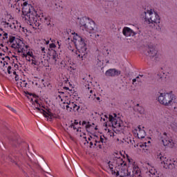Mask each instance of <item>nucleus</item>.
I'll return each instance as SVG.
<instances>
[{"label":"nucleus","mask_w":177,"mask_h":177,"mask_svg":"<svg viewBox=\"0 0 177 177\" xmlns=\"http://www.w3.org/2000/svg\"><path fill=\"white\" fill-rule=\"evenodd\" d=\"M64 109H66L67 111L71 112V111H78L80 110V104L78 102H74L69 101L68 102H64Z\"/></svg>","instance_id":"nucleus-13"},{"label":"nucleus","mask_w":177,"mask_h":177,"mask_svg":"<svg viewBox=\"0 0 177 177\" xmlns=\"http://www.w3.org/2000/svg\"><path fill=\"white\" fill-rule=\"evenodd\" d=\"M145 13V20L149 24H153L154 26H159L160 16L153 10H149Z\"/></svg>","instance_id":"nucleus-9"},{"label":"nucleus","mask_w":177,"mask_h":177,"mask_svg":"<svg viewBox=\"0 0 177 177\" xmlns=\"http://www.w3.org/2000/svg\"><path fill=\"white\" fill-rule=\"evenodd\" d=\"M14 67H15V68H17L19 67V65H17V64H14Z\"/></svg>","instance_id":"nucleus-44"},{"label":"nucleus","mask_w":177,"mask_h":177,"mask_svg":"<svg viewBox=\"0 0 177 177\" xmlns=\"http://www.w3.org/2000/svg\"><path fill=\"white\" fill-rule=\"evenodd\" d=\"M12 47L17 48L19 53H22V56H30V57L32 58V64L39 66L40 67L45 66V57L39 58L37 61L35 58H34L32 52L28 50V46H26L23 41H19L17 44H14Z\"/></svg>","instance_id":"nucleus-3"},{"label":"nucleus","mask_w":177,"mask_h":177,"mask_svg":"<svg viewBox=\"0 0 177 177\" xmlns=\"http://www.w3.org/2000/svg\"><path fill=\"white\" fill-rule=\"evenodd\" d=\"M104 142V138H103L102 136H100V138L95 137V139H94V145L96 146L97 149H102Z\"/></svg>","instance_id":"nucleus-20"},{"label":"nucleus","mask_w":177,"mask_h":177,"mask_svg":"<svg viewBox=\"0 0 177 177\" xmlns=\"http://www.w3.org/2000/svg\"><path fill=\"white\" fill-rule=\"evenodd\" d=\"M73 41L76 46L77 50L75 55L79 60H84V57L86 55V44H85V39L78 35L77 33H74Z\"/></svg>","instance_id":"nucleus-4"},{"label":"nucleus","mask_w":177,"mask_h":177,"mask_svg":"<svg viewBox=\"0 0 177 177\" xmlns=\"http://www.w3.org/2000/svg\"><path fill=\"white\" fill-rule=\"evenodd\" d=\"M138 82H142V80H139V76H137L136 78L133 79V85H138Z\"/></svg>","instance_id":"nucleus-33"},{"label":"nucleus","mask_w":177,"mask_h":177,"mask_svg":"<svg viewBox=\"0 0 177 177\" xmlns=\"http://www.w3.org/2000/svg\"><path fill=\"white\" fill-rule=\"evenodd\" d=\"M95 99H96V100H100V97H95Z\"/></svg>","instance_id":"nucleus-48"},{"label":"nucleus","mask_w":177,"mask_h":177,"mask_svg":"<svg viewBox=\"0 0 177 177\" xmlns=\"http://www.w3.org/2000/svg\"><path fill=\"white\" fill-rule=\"evenodd\" d=\"M39 48L41 49L42 53H45V46H44V44H41V43H39Z\"/></svg>","instance_id":"nucleus-35"},{"label":"nucleus","mask_w":177,"mask_h":177,"mask_svg":"<svg viewBox=\"0 0 177 177\" xmlns=\"http://www.w3.org/2000/svg\"><path fill=\"white\" fill-rule=\"evenodd\" d=\"M21 6H22V13L28 24L32 26L33 28L39 27L41 23L39 22V19H38V14H37V11L34 7L28 4L27 1H25L23 4L21 3Z\"/></svg>","instance_id":"nucleus-2"},{"label":"nucleus","mask_w":177,"mask_h":177,"mask_svg":"<svg viewBox=\"0 0 177 177\" xmlns=\"http://www.w3.org/2000/svg\"><path fill=\"white\" fill-rule=\"evenodd\" d=\"M109 120L112 124L113 128H120V127H121L120 121L117 120V119L113 117V115H109Z\"/></svg>","instance_id":"nucleus-21"},{"label":"nucleus","mask_w":177,"mask_h":177,"mask_svg":"<svg viewBox=\"0 0 177 177\" xmlns=\"http://www.w3.org/2000/svg\"><path fill=\"white\" fill-rule=\"evenodd\" d=\"M89 99H91V95H90V97H89Z\"/></svg>","instance_id":"nucleus-62"},{"label":"nucleus","mask_w":177,"mask_h":177,"mask_svg":"<svg viewBox=\"0 0 177 177\" xmlns=\"http://www.w3.org/2000/svg\"><path fill=\"white\" fill-rule=\"evenodd\" d=\"M149 173L151 177H160L158 176V171L156 169V167H151L149 169Z\"/></svg>","instance_id":"nucleus-25"},{"label":"nucleus","mask_w":177,"mask_h":177,"mask_svg":"<svg viewBox=\"0 0 177 177\" xmlns=\"http://www.w3.org/2000/svg\"><path fill=\"white\" fill-rule=\"evenodd\" d=\"M146 55L149 56L151 59H153L155 62H158L160 59H161V55L158 53L154 47L149 46L147 50Z\"/></svg>","instance_id":"nucleus-12"},{"label":"nucleus","mask_w":177,"mask_h":177,"mask_svg":"<svg viewBox=\"0 0 177 177\" xmlns=\"http://www.w3.org/2000/svg\"><path fill=\"white\" fill-rule=\"evenodd\" d=\"M52 70V67L50 66H46V74H48V75H50V71Z\"/></svg>","instance_id":"nucleus-34"},{"label":"nucleus","mask_w":177,"mask_h":177,"mask_svg":"<svg viewBox=\"0 0 177 177\" xmlns=\"http://www.w3.org/2000/svg\"><path fill=\"white\" fill-rule=\"evenodd\" d=\"M122 32L125 37H133L135 35V32L128 27H124L122 30Z\"/></svg>","instance_id":"nucleus-22"},{"label":"nucleus","mask_w":177,"mask_h":177,"mask_svg":"<svg viewBox=\"0 0 177 177\" xmlns=\"http://www.w3.org/2000/svg\"><path fill=\"white\" fill-rule=\"evenodd\" d=\"M96 97V95L94 94V97Z\"/></svg>","instance_id":"nucleus-61"},{"label":"nucleus","mask_w":177,"mask_h":177,"mask_svg":"<svg viewBox=\"0 0 177 177\" xmlns=\"http://www.w3.org/2000/svg\"><path fill=\"white\" fill-rule=\"evenodd\" d=\"M114 155L115 158L113 161L108 163L109 168L113 172V169L115 168L117 170L116 176L120 174H124L122 177H140V169L139 166L133 162L131 166H129L125 161V158L122 157L121 153H117Z\"/></svg>","instance_id":"nucleus-1"},{"label":"nucleus","mask_w":177,"mask_h":177,"mask_svg":"<svg viewBox=\"0 0 177 177\" xmlns=\"http://www.w3.org/2000/svg\"><path fill=\"white\" fill-rule=\"evenodd\" d=\"M33 97L31 99L32 104L36 106V109L45 117V98L37 96L35 94L33 95ZM37 97H39V99Z\"/></svg>","instance_id":"nucleus-10"},{"label":"nucleus","mask_w":177,"mask_h":177,"mask_svg":"<svg viewBox=\"0 0 177 177\" xmlns=\"http://www.w3.org/2000/svg\"><path fill=\"white\" fill-rule=\"evenodd\" d=\"M85 124H86V122L83 121V122H82V125H85Z\"/></svg>","instance_id":"nucleus-49"},{"label":"nucleus","mask_w":177,"mask_h":177,"mask_svg":"<svg viewBox=\"0 0 177 177\" xmlns=\"http://www.w3.org/2000/svg\"><path fill=\"white\" fill-rule=\"evenodd\" d=\"M18 28H15V31H22V32H28V30L25 27H22L21 24L17 22Z\"/></svg>","instance_id":"nucleus-27"},{"label":"nucleus","mask_w":177,"mask_h":177,"mask_svg":"<svg viewBox=\"0 0 177 177\" xmlns=\"http://www.w3.org/2000/svg\"><path fill=\"white\" fill-rule=\"evenodd\" d=\"M22 57H25L28 62H32V58L28 55H22Z\"/></svg>","instance_id":"nucleus-36"},{"label":"nucleus","mask_w":177,"mask_h":177,"mask_svg":"<svg viewBox=\"0 0 177 177\" xmlns=\"http://www.w3.org/2000/svg\"><path fill=\"white\" fill-rule=\"evenodd\" d=\"M121 71L116 70L115 68H111L106 71L105 75L106 77H115V75H120Z\"/></svg>","instance_id":"nucleus-18"},{"label":"nucleus","mask_w":177,"mask_h":177,"mask_svg":"<svg viewBox=\"0 0 177 177\" xmlns=\"http://www.w3.org/2000/svg\"><path fill=\"white\" fill-rule=\"evenodd\" d=\"M80 30L92 34L95 32V21L88 17H84L80 21Z\"/></svg>","instance_id":"nucleus-6"},{"label":"nucleus","mask_w":177,"mask_h":177,"mask_svg":"<svg viewBox=\"0 0 177 177\" xmlns=\"http://www.w3.org/2000/svg\"><path fill=\"white\" fill-rule=\"evenodd\" d=\"M42 82H44V79L41 80Z\"/></svg>","instance_id":"nucleus-60"},{"label":"nucleus","mask_w":177,"mask_h":177,"mask_svg":"<svg viewBox=\"0 0 177 177\" xmlns=\"http://www.w3.org/2000/svg\"><path fill=\"white\" fill-rule=\"evenodd\" d=\"M57 44H58L59 48H60V43L59 42V41H57Z\"/></svg>","instance_id":"nucleus-51"},{"label":"nucleus","mask_w":177,"mask_h":177,"mask_svg":"<svg viewBox=\"0 0 177 177\" xmlns=\"http://www.w3.org/2000/svg\"><path fill=\"white\" fill-rule=\"evenodd\" d=\"M161 140L163 143V146H168L169 147H174V141L171 138L168 137L167 133H164L161 137Z\"/></svg>","instance_id":"nucleus-15"},{"label":"nucleus","mask_w":177,"mask_h":177,"mask_svg":"<svg viewBox=\"0 0 177 177\" xmlns=\"http://www.w3.org/2000/svg\"><path fill=\"white\" fill-rule=\"evenodd\" d=\"M157 161L160 162L161 165L165 169H174L177 168V159L176 160H172L160 153L157 156Z\"/></svg>","instance_id":"nucleus-8"},{"label":"nucleus","mask_w":177,"mask_h":177,"mask_svg":"<svg viewBox=\"0 0 177 177\" xmlns=\"http://www.w3.org/2000/svg\"><path fill=\"white\" fill-rule=\"evenodd\" d=\"M137 106L139 107V104H137Z\"/></svg>","instance_id":"nucleus-57"},{"label":"nucleus","mask_w":177,"mask_h":177,"mask_svg":"<svg viewBox=\"0 0 177 177\" xmlns=\"http://www.w3.org/2000/svg\"><path fill=\"white\" fill-rule=\"evenodd\" d=\"M73 124H74V125H76V126L78 127V122H75V123H73Z\"/></svg>","instance_id":"nucleus-47"},{"label":"nucleus","mask_w":177,"mask_h":177,"mask_svg":"<svg viewBox=\"0 0 177 177\" xmlns=\"http://www.w3.org/2000/svg\"><path fill=\"white\" fill-rule=\"evenodd\" d=\"M158 75L160 77V78H167L165 73H163L162 75H160V74H158Z\"/></svg>","instance_id":"nucleus-39"},{"label":"nucleus","mask_w":177,"mask_h":177,"mask_svg":"<svg viewBox=\"0 0 177 177\" xmlns=\"http://www.w3.org/2000/svg\"><path fill=\"white\" fill-rule=\"evenodd\" d=\"M12 73H13L14 75H16V74H17V73H16V71H13Z\"/></svg>","instance_id":"nucleus-50"},{"label":"nucleus","mask_w":177,"mask_h":177,"mask_svg":"<svg viewBox=\"0 0 177 177\" xmlns=\"http://www.w3.org/2000/svg\"><path fill=\"white\" fill-rule=\"evenodd\" d=\"M42 42H43V44H44V42H45V40H44Z\"/></svg>","instance_id":"nucleus-59"},{"label":"nucleus","mask_w":177,"mask_h":177,"mask_svg":"<svg viewBox=\"0 0 177 177\" xmlns=\"http://www.w3.org/2000/svg\"><path fill=\"white\" fill-rule=\"evenodd\" d=\"M84 139H86V142L87 143H89V142H91V139H92V137L91 136L88 137V140H86V137H85Z\"/></svg>","instance_id":"nucleus-41"},{"label":"nucleus","mask_w":177,"mask_h":177,"mask_svg":"<svg viewBox=\"0 0 177 177\" xmlns=\"http://www.w3.org/2000/svg\"><path fill=\"white\" fill-rule=\"evenodd\" d=\"M50 44H49V40L46 41V45L47 46V62L50 63V64H56V62H57V59H59V55L56 52V44L55 42V39L51 40Z\"/></svg>","instance_id":"nucleus-5"},{"label":"nucleus","mask_w":177,"mask_h":177,"mask_svg":"<svg viewBox=\"0 0 177 177\" xmlns=\"http://www.w3.org/2000/svg\"><path fill=\"white\" fill-rule=\"evenodd\" d=\"M176 99V97H175V95H174L172 92L162 93L158 97V102L163 106H174Z\"/></svg>","instance_id":"nucleus-7"},{"label":"nucleus","mask_w":177,"mask_h":177,"mask_svg":"<svg viewBox=\"0 0 177 177\" xmlns=\"http://www.w3.org/2000/svg\"><path fill=\"white\" fill-rule=\"evenodd\" d=\"M45 21L48 27H53V26H55V24H53V19L50 18V17H46Z\"/></svg>","instance_id":"nucleus-26"},{"label":"nucleus","mask_w":177,"mask_h":177,"mask_svg":"<svg viewBox=\"0 0 177 177\" xmlns=\"http://www.w3.org/2000/svg\"><path fill=\"white\" fill-rule=\"evenodd\" d=\"M0 56L2 60L3 61V66L8 65V62L10 60V58L9 57V56H6L5 57H3V56H5V54H2L1 53H0Z\"/></svg>","instance_id":"nucleus-28"},{"label":"nucleus","mask_w":177,"mask_h":177,"mask_svg":"<svg viewBox=\"0 0 177 177\" xmlns=\"http://www.w3.org/2000/svg\"><path fill=\"white\" fill-rule=\"evenodd\" d=\"M114 116H115V117H117V115H116V114H114Z\"/></svg>","instance_id":"nucleus-58"},{"label":"nucleus","mask_w":177,"mask_h":177,"mask_svg":"<svg viewBox=\"0 0 177 177\" xmlns=\"http://www.w3.org/2000/svg\"><path fill=\"white\" fill-rule=\"evenodd\" d=\"M20 42H22L21 40L18 39L17 41H16V37L13 36L10 37L8 41V44H10L11 48H12L13 49H17V47H13V46L17 45Z\"/></svg>","instance_id":"nucleus-19"},{"label":"nucleus","mask_w":177,"mask_h":177,"mask_svg":"<svg viewBox=\"0 0 177 177\" xmlns=\"http://www.w3.org/2000/svg\"><path fill=\"white\" fill-rule=\"evenodd\" d=\"M165 125L169 128V129H172L174 132H177V123L175 122V119H174V118H167V120L165 122Z\"/></svg>","instance_id":"nucleus-14"},{"label":"nucleus","mask_w":177,"mask_h":177,"mask_svg":"<svg viewBox=\"0 0 177 177\" xmlns=\"http://www.w3.org/2000/svg\"><path fill=\"white\" fill-rule=\"evenodd\" d=\"M64 89H65V91H68V87H64Z\"/></svg>","instance_id":"nucleus-46"},{"label":"nucleus","mask_w":177,"mask_h":177,"mask_svg":"<svg viewBox=\"0 0 177 177\" xmlns=\"http://www.w3.org/2000/svg\"><path fill=\"white\" fill-rule=\"evenodd\" d=\"M10 110H11V111H13L14 113L16 111V110H15V109L10 107Z\"/></svg>","instance_id":"nucleus-43"},{"label":"nucleus","mask_w":177,"mask_h":177,"mask_svg":"<svg viewBox=\"0 0 177 177\" xmlns=\"http://www.w3.org/2000/svg\"><path fill=\"white\" fill-rule=\"evenodd\" d=\"M140 110L139 111V113L140 114H143V113H145V109L143 108L140 107Z\"/></svg>","instance_id":"nucleus-40"},{"label":"nucleus","mask_w":177,"mask_h":177,"mask_svg":"<svg viewBox=\"0 0 177 177\" xmlns=\"http://www.w3.org/2000/svg\"><path fill=\"white\" fill-rule=\"evenodd\" d=\"M151 145V142L150 141H147V142H140L138 144V147H140L143 150H149V148Z\"/></svg>","instance_id":"nucleus-24"},{"label":"nucleus","mask_w":177,"mask_h":177,"mask_svg":"<svg viewBox=\"0 0 177 177\" xmlns=\"http://www.w3.org/2000/svg\"><path fill=\"white\" fill-rule=\"evenodd\" d=\"M133 133L135 136H137L138 139H144L146 136V131L140 128V126L136 127L133 130Z\"/></svg>","instance_id":"nucleus-16"},{"label":"nucleus","mask_w":177,"mask_h":177,"mask_svg":"<svg viewBox=\"0 0 177 177\" xmlns=\"http://www.w3.org/2000/svg\"><path fill=\"white\" fill-rule=\"evenodd\" d=\"M55 6H57V3H55Z\"/></svg>","instance_id":"nucleus-54"},{"label":"nucleus","mask_w":177,"mask_h":177,"mask_svg":"<svg viewBox=\"0 0 177 177\" xmlns=\"http://www.w3.org/2000/svg\"><path fill=\"white\" fill-rule=\"evenodd\" d=\"M86 127L89 128V124H86Z\"/></svg>","instance_id":"nucleus-53"},{"label":"nucleus","mask_w":177,"mask_h":177,"mask_svg":"<svg viewBox=\"0 0 177 177\" xmlns=\"http://www.w3.org/2000/svg\"><path fill=\"white\" fill-rule=\"evenodd\" d=\"M9 48H8V46H4L3 44H0V50H3V52H8Z\"/></svg>","instance_id":"nucleus-32"},{"label":"nucleus","mask_w":177,"mask_h":177,"mask_svg":"<svg viewBox=\"0 0 177 177\" xmlns=\"http://www.w3.org/2000/svg\"><path fill=\"white\" fill-rule=\"evenodd\" d=\"M59 95L57 96V99H61V101L63 102V100L64 97H67V95H66V93L64 92H59Z\"/></svg>","instance_id":"nucleus-30"},{"label":"nucleus","mask_w":177,"mask_h":177,"mask_svg":"<svg viewBox=\"0 0 177 177\" xmlns=\"http://www.w3.org/2000/svg\"><path fill=\"white\" fill-rule=\"evenodd\" d=\"M12 66H9L7 68V73L8 74H12Z\"/></svg>","instance_id":"nucleus-38"},{"label":"nucleus","mask_w":177,"mask_h":177,"mask_svg":"<svg viewBox=\"0 0 177 177\" xmlns=\"http://www.w3.org/2000/svg\"><path fill=\"white\" fill-rule=\"evenodd\" d=\"M17 22V21H13L12 19H5L4 21H1V26H3V27L7 30H14L16 31V28H19Z\"/></svg>","instance_id":"nucleus-11"},{"label":"nucleus","mask_w":177,"mask_h":177,"mask_svg":"<svg viewBox=\"0 0 177 177\" xmlns=\"http://www.w3.org/2000/svg\"><path fill=\"white\" fill-rule=\"evenodd\" d=\"M20 82H21L20 86H21V88H24L27 86V83L26 82V81H22Z\"/></svg>","instance_id":"nucleus-37"},{"label":"nucleus","mask_w":177,"mask_h":177,"mask_svg":"<svg viewBox=\"0 0 177 177\" xmlns=\"http://www.w3.org/2000/svg\"><path fill=\"white\" fill-rule=\"evenodd\" d=\"M0 63H1V64H3V61H1Z\"/></svg>","instance_id":"nucleus-52"},{"label":"nucleus","mask_w":177,"mask_h":177,"mask_svg":"<svg viewBox=\"0 0 177 177\" xmlns=\"http://www.w3.org/2000/svg\"><path fill=\"white\" fill-rule=\"evenodd\" d=\"M102 120H103V121H106V119H104H104H103V118H102Z\"/></svg>","instance_id":"nucleus-55"},{"label":"nucleus","mask_w":177,"mask_h":177,"mask_svg":"<svg viewBox=\"0 0 177 177\" xmlns=\"http://www.w3.org/2000/svg\"><path fill=\"white\" fill-rule=\"evenodd\" d=\"M0 37H2L3 39H8V32H5L3 29L0 28Z\"/></svg>","instance_id":"nucleus-29"},{"label":"nucleus","mask_w":177,"mask_h":177,"mask_svg":"<svg viewBox=\"0 0 177 177\" xmlns=\"http://www.w3.org/2000/svg\"><path fill=\"white\" fill-rule=\"evenodd\" d=\"M11 8L20 10V0H10Z\"/></svg>","instance_id":"nucleus-23"},{"label":"nucleus","mask_w":177,"mask_h":177,"mask_svg":"<svg viewBox=\"0 0 177 177\" xmlns=\"http://www.w3.org/2000/svg\"><path fill=\"white\" fill-rule=\"evenodd\" d=\"M93 145H95V143H93V141H91V142H90V145H91V146H93Z\"/></svg>","instance_id":"nucleus-45"},{"label":"nucleus","mask_w":177,"mask_h":177,"mask_svg":"<svg viewBox=\"0 0 177 177\" xmlns=\"http://www.w3.org/2000/svg\"><path fill=\"white\" fill-rule=\"evenodd\" d=\"M92 92H93L92 90H91V91H90V93H92Z\"/></svg>","instance_id":"nucleus-56"},{"label":"nucleus","mask_w":177,"mask_h":177,"mask_svg":"<svg viewBox=\"0 0 177 177\" xmlns=\"http://www.w3.org/2000/svg\"><path fill=\"white\" fill-rule=\"evenodd\" d=\"M45 110V118H46L47 121H52L53 118H56V114L53 113L52 109L46 105Z\"/></svg>","instance_id":"nucleus-17"},{"label":"nucleus","mask_w":177,"mask_h":177,"mask_svg":"<svg viewBox=\"0 0 177 177\" xmlns=\"http://www.w3.org/2000/svg\"><path fill=\"white\" fill-rule=\"evenodd\" d=\"M69 128H73V131H76V132L80 131L78 126H76L74 124V123H71V124L69 126Z\"/></svg>","instance_id":"nucleus-31"},{"label":"nucleus","mask_w":177,"mask_h":177,"mask_svg":"<svg viewBox=\"0 0 177 177\" xmlns=\"http://www.w3.org/2000/svg\"><path fill=\"white\" fill-rule=\"evenodd\" d=\"M143 77V75H139V79L138 81H142V80H140V78Z\"/></svg>","instance_id":"nucleus-42"}]
</instances>
